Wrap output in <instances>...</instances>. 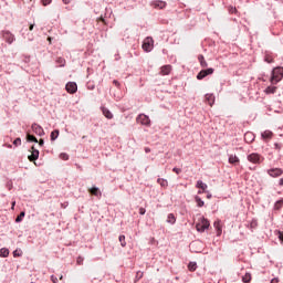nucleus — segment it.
<instances>
[{
	"label": "nucleus",
	"mask_w": 283,
	"mask_h": 283,
	"mask_svg": "<svg viewBox=\"0 0 283 283\" xmlns=\"http://www.w3.org/2000/svg\"><path fill=\"white\" fill-rule=\"evenodd\" d=\"M262 138H263V140H265V142L271 140V138H273V132H271V130H265V132H263V133H262Z\"/></svg>",
	"instance_id": "nucleus-15"
},
{
	"label": "nucleus",
	"mask_w": 283,
	"mask_h": 283,
	"mask_svg": "<svg viewBox=\"0 0 283 283\" xmlns=\"http://www.w3.org/2000/svg\"><path fill=\"white\" fill-rule=\"evenodd\" d=\"M49 43H52V38H48Z\"/></svg>",
	"instance_id": "nucleus-55"
},
{
	"label": "nucleus",
	"mask_w": 283,
	"mask_h": 283,
	"mask_svg": "<svg viewBox=\"0 0 283 283\" xmlns=\"http://www.w3.org/2000/svg\"><path fill=\"white\" fill-rule=\"evenodd\" d=\"M282 205H283V201H282V200H279V201H276L274 208H275V209H282Z\"/></svg>",
	"instance_id": "nucleus-35"
},
{
	"label": "nucleus",
	"mask_w": 283,
	"mask_h": 283,
	"mask_svg": "<svg viewBox=\"0 0 283 283\" xmlns=\"http://www.w3.org/2000/svg\"><path fill=\"white\" fill-rule=\"evenodd\" d=\"M14 205H17V202L13 201V202H12V209H14Z\"/></svg>",
	"instance_id": "nucleus-56"
},
{
	"label": "nucleus",
	"mask_w": 283,
	"mask_h": 283,
	"mask_svg": "<svg viewBox=\"0 0 283 283\" xmlns=\"http://www.w3.org/2000/svg\"><path fill=\"white\" fill-rule=\"evenodd\" d=\"M98 21H102L103 23H105V19H104L103 17H101V18L98 19Z\"/></svg>",
	"instance_id": "nucleus-54"
},
{
	"label": "nucleus",
	"mask_w": 283,
	"mask_h": 283,
	"mask_svg": "<svg viewBox=\"0 0 283 283\" xmlns=\"http://www.w3.org/2000/svg\"><path fill=\"white\" fill-rule=\"evenodd\" d=\"M13 145L15 146V147H19L20 145H21V138H15L14 140H13Z\"/></svg>",
	"instance_id": "nucleus-36"
},
{
	"label": "nucleus",
	"mask_w": 283,
	"mask_h": 283,
	"mask_svg": "<svg viewBox=\"0 0 283 283\" xmlns=\"http://www.w3.org/2000/svg\"><path fill=\"white\" fill-rule=\"evenodd\" d=\"M282 78H283V67H275L272 71V76H271L272 85H277V83H280Z\"/></svg>",
	"instance_id": "nucleus-1"
},
{
	"label": "nucleus",
	"mask_w": 283,
	"mask_h": 283,
	"mask_svg": "<svg viewBox=\"0 0 283 283\" xmlns=\"http://www.w3.org/2000/svg\"><path fill=\"white\" fill-rule=\"evenodd\" d=\"M235 12H238V9H235L234 7H230V8H229V13H230V14H233V13H235Z\"/></svg>",
	"instance_id": "nucleus-39"
},
{
	"label": "nucleus",
	"mask_w": 283,
	"mask_h": 283,
	"mask_svg": "<svg viewBox=\"0 0 283 283\" xmlns=\"http://www.w3.org/2000/svg\"><path fill=\"white\" fill-rule=\"evenodd\" d=\"M137 277H143V272H137Z\"/></svg>",
	"instance_id": "nucleus-53"
},
{
	"label": "nucleus",
	"mask_w": 283,
	"mask_h": 283,
	"mask_svg": "<svg viewBox=\"0 0 283 283\" xmlns=\"http://www.w3.org/2000/svg\"><path fill=\"white\" fill-rule=\"evenodd\" d=\"M198 207H205V201L200 197L195 198Z\"/></svg>",
	"instance_id": "nucleus-29"
},
{
	"label": "nucleus",
	"mask_w": 283,
	"mask_h": 283,
	"mask_svg": "<svg viewBox=\"0 0 283 283\" xmlns=\"http://www.w3.org/2000/svg\"><path fill=\"white\" fill-rule=\"evenodd\" d=\"M198 61L201 65V67H209V63L205 60V55H198Z\"/></svg>",
	"instance_id": "nucleus-18"
},
{
	"label": "nucleus",
	"mask_w": 283,
	"mask_h": 283,
	"mask_svg": "<svg viewBox=\"0 0 283 283\" xmlns=\"http://www.w3.org/2000/svg\"><path fill=\"white\" fill-rule=\"evenodd\" d=\"M149 151H151V148L146 147V148H145V153H146V154H149Z\"/></svg>",
	"instance_id": "nucleus-48"
},
{
	"label": "nucleus",
	"mask_w": 283,
	"mask_h": 283,
	"mask_svg": "<svg viewBox=\"0 0 283 283\" xmlns=\"http://www.w3.org/2000/svg\"><path fill=\"white\" fill-rule=\"evenodd\" d=\"M151 6L154 8H158L159 10H164V8H167V2L165 1H160V0H156L151 3Z\"/></svg>",
	"instance_id": "nucleus-13"
},
{
	"label": "nucleus",
	"mask_w": 283,
	"mask_h": 283,
	"mask_svg": "<svg viewBox=\"0 0 283 283\" xmlns=\"http://www.w3.org/2000/svg\"><path fill=\"white\" fill-rule=\"evenodd\" d=\"M76 262L80 266L83 265V256H78Z\"/></svg>",
	"instance_id": "nucleus-40"
},
{
	"label": "nucleus",
	"mask_w": 283,
	"mask_h": 283,
	"mask_svg": "<svg viewBox=\"0 0 283 283\" xmlns=\"http://www.w3.org/2000/svg\"><path fill=\"white\" fill-rule=\"evenodd\" d=\"M213 227L217 230V234L222 235V224L220 223V220L214 221Z\"/></svg>",
	"instance_id": "nucleus-17"
},
{
	"label": "nucleus",
	"mask_w": 283,
	"mask_h": 283,
	"mask_svg": "<svg viewBox=\"0 0 283 283\" xmlns=\"http://www.w3.org/2000/svg\"><path fill=\"white\" fill-rule=\"evenodd\" d=\"M229 163H230V165H238V163H240V159H238L237 156L231 155L229 157Z\"/></svg>",
	"instance_id": "nucleus-24"
},
{
	"label": "nucleus",
	"mask_w": 283,
	"mask_h": 283,
	"mask_svg": "<svg viewBox=\"0 0 283 283\" xmlns=\"http://www.w3.org/2000/svg\"><path fill=\"white\" fill-rule=\"evenodd\" d=\"M2 39H4V41H7L9 44L14 43V34H12L10 31H2Z\"/></svg>",
	"instance_id": "nucleus-8"
},
{
	"label": "nucleus",
	"mask_w": 283,
	"mask_h": 283,
	"mask_svg": "<svg viewBox=\"0 0 283 283\" xmlns=\"http://www.w3.org/2000/svg\"><path fill=\"white\" fill-rule=\"evenodd\" d=\"M31 129L36 136H43L45 134V130H43V127H41L39 124H32Z\"/></svg>",
	"instance_id": "nucleus-9"
},
{
	"label": "nucleus",
	"mask_w": 283,
	"mask_h": 283,
	"mask_svg": "<svg viewBox=\"0 0 283 283\" xmlns=\"http://www.w3.org/2000/svg\"><path fill=\"white\" fill-rule=\"evenodd\" d=\"M38 143H39L40 147H43V145H45V142L43 139L38 140Z\"/></svg>",
	"instance_id": "nucleus-46"
},
{
	"label": "nucleus",
	"mask_w": 283,
	"mask_h": 283,
	"mask_svg": "<svg viewBox=\"0 0 283 283\" xmlns=\"http://www.w3.org/2000/svg\"><path fill=\"white\" fill-rule=\"evenodd\" d=\"M137 123H139V125H146L149 127V125H151V119H149V116L145 115V114H140L137 117Z\"/></svg>",
	"instance_id": "nucleus-4"
},
{
	"label": "nucleus",
	"mask_w": 283,
	"mask_h": 283,
	"mask_svg": "<svg viewBox=\"0 0 283 283\" xmlns=\"http://www.w3.org/2000/svg\"><path fill=\"white\" fill-rule=\"evenodd\" d=\"M196 269H198V264H196V262H190L188 264V270L189 271H196Z\"/></svg>",
	"instance_id": "nucleus-28"
},
{
	"label": "nucleus",
	"mask_w": 283,
	"mask_h": 283,
	"mask_svg": "<svg viewBox=\"0 0 283 283\" xmlns=\"http://www.w3.org/2000/svg\"><path fill=\"white\" fill-rule=\"evenodd\" d=\"M264 92L265 94H275V92H277V86H268Z\"/></svg>",
	"instance_id": "nucleus-21"
},
{
	"label": "nucleus",
	"mask_w": 283,
	"mask_h": 283,
	"mask_svg": "<svg viewBox=\"0 0 283 283\" xmlns=\"http://www.w3.org/2000/svg\"><path fill=\"white\" fill-rule=\"evenodd\" d=\"M25 218V212H20V214L17 217L15 222H22Z\"/></svg>",
	"instance_id": "nucleus-30"
},
{
	"label": "nucleus",
	"mask_w": 283,
	"mask_h": 283,
	"mask_svg": "<svg viewBox=\"0 0 283 283\" xmlns=\"http://www.w3.org/2000/svg\"><path fill=\"white\" fill-rule=\"evenodd\" d=\"M209 227H210L209 220L206 219L205 217H201L196 224V229L199 233H205V231H207Z\"/></svg>",
	"instance_id": "nucleus-2"
},
{
	"label": "nucleus",
	"mask_w": 283,
	"mask_h": 283,
	"mask_svg": "<svg viewBox=\"0 0 283 283\" xmlns=\"http://www.w3.org/2000/svg\"><path fill=\"white\" fill-rule=\"evenodd\" d=\"M14 258H17V252H13Z\"/></svg>",
	"instance_id": "nucleus-57"
},
{
	"label": "nucleus",
	"mask_w": 283,
	"mask_h": 283,
	"mask_svg": "<svg viewBox=\"0 0 283 283\" xmlns=\"http://www.w3.org/2000/svg\"><path fill=\"white\" fill-rule=\"evenodd\" d=\"M27 139L29 140V143H39V139H36L34 135L28 134Z\"/></svg>",
	"instance_id": "nucleus-27"
},
{
	"label": "nucleus",
	"mask_w": 283,
	"mask_h": 283,
	"mask_svg": "<svg viewBox=\"0 0 283 283\" xmlns=\"http://www.w3.org/2000/svg\"><path fill=\"white\" fill-rule=\"evenodd\" d=\"M113 83L115 84L116 87H120V83L118 81L114 80Z\"/></svg>",
	"instance_id": "nucleus-47"
},
{
	"label": "nucleus",
	"mask_w": 283,
	"mask_h": 283,
	"mask_svg": "<svg viewBox=\"0 0 283 283\" xmlns=\"http://www.w3.org/2000/svg\"><path fill=\"white\" fill-rule=\"evenodd\" d=\"M202 192H203V191H200V190L198 191V193H202Z\"/></svg>",
	"instance_id": "nucleus-59"
},
{
	"label": "nucleus",
	"mask_w": 283,
	"mask_h": 283,
	"mask_svg": "<svg viewBox=\"0 0 283 283\" xmlns=\"http://www.w3.org/2000/svg\"><path fill=\"white\" fill-rule=\"evenodd\" d=\"M30 163H34L35 160H39V150L34 148V146L31 147V155L28 156Z\"/></svg>",
	"instance_id": "nucleus-10"
},
{
	"label": "nucleus",
	"mask_w": 283,
	"mask_h": 283,
	"mask_svg": "<svg viewBox=\"0 0 283 283\" xmlns=\"http://www.w3.org/2000/svg\"><path fill=\"white\" fill-rule=\"evenodd\" d=\"M206 103H208L210 107H213V103H216V96H213V94H206Z\"/></svg>",
	"instance_id": "nucleus-14"
},
{
	"label": "nucleus",
	"mask_w": 283,
	"mask_h": 283,
	"mask_svg": "<svg viewBox=\"0 0 283 283\" xmlns=\"http://www.w3.org/2000/svg\"><path fill=\"white\" fill-rule=\"evenodd\" d=\"M57 63L60 64V67H64L65 66V59L59 57Z\"/></svg>",
	"instance_id": "nucleus-34"
},
{
	"label": "nucleus",
	"mask_w": 283,
	"mask_h": 283,
	"mask_svg": "<svg viewBox=\"0 0 283 283\" xmlns=\"http://www.w3.org/2000/svg\"><path fill=\"white\" fill-rule=\"evenodd\" d=\"M270 283H280V279H277V277L272 279Z\"/></svg>",
	"instance_id": "nucleus-45"
},
{
	"label": "nucleus",
	"mask_w": 283,
	"mask_h": 283,
	"mask_svg": "<svg viewBox=\"0 0 283 283\" xmlns=\"http://www.w3.org/2000/svg\"><path fill=\"white\" fill-rule=\"evenodd\" d=\"M63 1V3H65V4H67V3H71L72 2V0H62Z\"/></svg>",
	"instance_id": "nucleus-52"
},
{
	"label": "nucleus",
	"mask_w": 283,
	"mask_h": 283,
	"mask_svg": "<svg viewBox=\"0 0 283 283\" xmlns=\"http://www.w3.org/2000/svg\"><path fill=\"white\" fill-rule=\"evenodd\" d=\"M207 184L202 182V180L197 181V189H201L202 191H207Z\"/></svg>",
	"instance_id": "nucleus-20"
},
{
	"label": "nucleus",
	"mask_w": 283,
	"mask_h": 283,
	"mask_svg": "<svg viewBox=\"0 0 283 283\" xmlns=\"http://www.w3.org/2000/svg\"><path fill=\"white\" fill-rule=\"evenodd\" d=\"M10 255V250L2 248L0 249V258H8Z\"/></svg>",
	"instance_id": "nucleus-23"
},
{
	"label": "nucleus",
	"mask_w": 283,
	"mask_h": 283,
	"mask_svg": "<svg viewBox=\"0 0 283 283\" xmlns=\"http://www.w3.org/2000/svg\"><path fill=\"white\" fill-rule=\"evenodd\" d=\"M249 160L254 165H260L262 163V157L259 154L253 153L249 156Z\"/></svg>",
	"instance_id": "nucleus-11"
},
{
	"label": "nucleus",
	"mask_w": 283,
	"mask_h": 283,
	"mask_svg": "<svg viewBox=\"0 0 283 283\" xmlns=\"http://www.w3.org/2000/svg\"><path fill=\"white\" fill-rule=\"evenodd\" d=\"M279 240H281V242H283V232L279 231Z\"/></svg>",
	"instance_id": "nucleus-43"
},
{
	"label": "nucleus",
	"mask_w": 283,
	"mask_h": 283,
	"mask_svg": "<svg viewBox=\"0 0 283 283\" xmlns=\"http://www.w3.org/2000/svg\"><path fill=\"white\" fill-rule=\"evenodd\" d=\"M172 171H174L175 174H180L182 170H181L180 168H174Z\"/></svg>",
	"instance_id": "nucleus-44"
},
{
	"label": "nucleus",
	"mask_w": 283,
	"mask_h": 283,
	"mask_svg": "<svg viewBox=\"0 0 283 283\" xmlns=\"http://www.w3.org/2000/svg\"><path fill=\"white\" fill-rule=\"evenodd\" d=\"M250 227L252 229H255V227H258V220H252L251 223H250Z\"/></svg>",
	"instance_id": "nucleus-37"
},
{
	"label": "nucleus",
	"mask_w": 283,
	"mask_h": 283,
	"mask_svg": "<svg viewBox=\"0 0 283 283\" xmlns=\"http://www.w3.org/2000/svg\"><path fill=\"white\" fill-rule=\"evenodd\" d=\"M143 50L145 52H151L154 50V39L153 38H146L143 43Z\"/></svg>",
	"instance_id": "nucleus-3"
},
{
	"label": "nucleus",
	"mask_w": 283,
	"mask_h": 283,
	"mask_svg": "<svg viewBox=\"0 0 283 283\" xmlns=\"http://www.w3.org/2000/svg\"><path fill=\"white\" fill-rule=\"evenodd\" d=\"M60 158H61V160H70V155L62 153V154H60Z\"/></svg>",
	"instance_id": "nucleus-32"
},
{
	"label": "nucleus",
	"mask_w": 283,
	"mask_h": 283,
	"mask_svg": "<svg viewBox=\"0 0 283 283\" xmlns=\"http://www.w3.org/2000/svg\"><path fill=\"white\" fill-rule=\"evenodd\" d=\"M274 59L272 57V55L271 54H265V56H264V62L265 63H274Z\"/></svg>",
	"instance_id": "nucleus-26"
},
{
	"label": "nucleus",
	"mask_w": 283,
	"mask_h": 283,
	"mask_svg": "<svg viewBox=\"0 0 283 283\" xmlns=\"http://www.w3.org/2000/svg\"><path fill=\"white\" fill-rule=\"evenodd\" d=\"M60 280H63V275L60 276Z\"/></svg>",
	"instance_id": "nucleus-58"
},
{
	"label": "nucleus",
	"mask_w": 283,
	"mask_h": 283,
	"mask_svg": "<svg viewBox=\"0 0 283 283\" xmlns=\"http://www.w3.org/2000/svg\"><path fill=\"white\" fill-rule=\"evenodd\" d=\"M243 282L249 283V279L247 277V274H245V276H243Z\"/></svg>",
	"instance_id": "nucleus-49"
},
{
	"label": "nucleus",
	"mask_w": 283,
	"mask_h": 283,
	"mask_svg": "<svg viewBox=\"0 0 283 283\" xmlns=\"http://www.w3.org/2000/svg\"><path fill=\"white\" fill-rule=\"evenodd\" d=\"M102 112L105 118H108V120H112V118H114V114H112L109 109L102 107Z\"/></svg>",
	"instance_id": "nucleus-16"
},
{
	"label": "nucleus",
	"mask_w": 283,
	"mask_h": 283,
	"mask_svg": "<svg viewBox=\"0 0 283 283\" xmlns=\"http://www.w3.org/2000/svg\"><path fill=\"white\" fill-rule=\"evenodd\" d=\"M159 74L161 76H169V74H171V65H164V66H161Z\"/></svg>",
	"instance_id": "nucleus-12"
},
{
	"label": "nucleus",
	"mask_w": 283,
	"mask_h": 283,
	"mask_svg": "<svg viewBox=\"0 0 283 283\" xmlns=\"http://www.w3.org/2000/svg\"><path fill=\"white\" fill-rule=\"evenodd\" d=\"M29 30L32 32L34 30V24H30Z\"/></svg>",
	"instance_id": "nucleus-50"
},
{
	"label": "nucleus",
	"mask_w": 283,
	"mask_h": 283,
	"mask_svg": "<svg viewBox=\"0 0 283 283\" xmlns=\"http://www.w3.org/2000/svg\"><path fill=\"white\" fill-rule=\"evenodd\" d=\"M59 138V130H53L51 133V140H56Z\"/></svg>",
	"instance_id": "nucleus-31"
},
{
	"label": "nucleus",
	"mask_w": 283,
	"mask_h": 283,
	"mask_svg": "<svg viewBox=\"0 0 283 283\" xmlns=\"http://www.w3.org/2000/svg\"><path fill=\"white\" fill-rule=\"evenodd\" d=\"M168 224H176V216L174 213H169L167 217Z\"/></svg>",
	"instance_id": "nucleus-22"
},
{
	"label": "nucleus",
	"mask_w": 283,
	"mask_h": 283,
	"mask_svg": "<svg viewBox=\"0 0 283 283\" xmlns=\"http://www.w3.org/2000/svg\"><path fill=\"white\" fill-rule=\"evenodd\" d=\"M42 6H50L52 3V0H41Z\"/></svg>",
	"instance_id": "nucleus-38"
},
{
	"label": "nucleus",
	"mask_w": 283,
	"mask_h": 283,
	"mask_svg": "<svg viewBox=\"0 0 283 283\" xmlns=\"http://www.w3.org/2000/svg\"><path fill=\"white\" fill-rule=\"evenodd\" d=\"M88 192L91 193V196H102L101 189L96 187L88 189Z\"/></svg>",
	"instance_id": "nucleus-19"
},
{
	"label": "nucleus",
	"mask_w": 283,
	"mask_h": 283,
	"mask_svg": "<svg viewBox=\"0 0 283 283\" xmlns=\"http://www.w3.org/2000/svg\"><path fill=\"white\" fill-rule=\"evenodd\" d=\"M279 185L280 187H283V178L280 179Z\"/></svg>",
	"instance_id": "nucleus-51"
},
{
	"label": "nucleus",
	"mask_w": 283,
	"mask_h": 283,
	"mask_svg": "<svg viewBox=\"0 0 283 283\" xmlns=\"http://www.w3.org/2000/svg\"><path fill=\"white\" fill-rule=\"evenodd\" d=\"M157 182H158V185H160V187H167L169 185L167 179H164V178L157 179Z\"/></svg>",
	"instance_id": "nucleus-25"
},
{
	"label": "nucleus",
	"mask_w": 283,
	"mask_h": 283,
	"mask_svg": "<svg viewBox=\"0 0 283 283\" xmlns=\"http://www.w3.org/2000/svg\"><path fill=\"white\" fill-rule=\"evenodd\" d=\"M213 72H214L213 69L201 70L198 73L197 78L198 81H202V78H207V76H210L211 74H213Z\"/></svg>",
	"instance_id": "nucleus-5"
},
{
	"label": "nucleus",
	"mask_w": 283,
	"mask_h": 283,
	"mask_svg": "<svg viewBox=\"0 0 283 283\" xmlns=\"http://www.w3.org/2000/svg\"><path fill=\"white\" fill-rule=\"evenodd\" d=\"M65 90L69 94H76L78 91V85H76V82H69L65 86Z\"/></svg>",
	"instance_id": "nucleus-6"
},
{
	"label": "nucleus",
	"mask_w": 283,
	"mask_h": 283,
	"mask_svg": "<svg viewBox=\"0 0 283 283\" xmlns=\"http://www.w3.org/2000/svg\"><path fill=\"white\" fill-rule=\"evenodd\" d=\"M51 282L53 283H57L59 282V279L54 275H51Z\"/></svg>",
	"instance_id": "nucleus-42"
},
{
	"label": "nucleus",
	"mask_w": 283,
	"mask_h": 283,
	"mask_svg": "<svg viewBox=\"0 0 283 283\" xmlns=\"http://www.w3.org/2000/svg\"><path fill=\"white\" fill-rule=\"evenodd\" d=\"M119 242L122 247H127V242H125V235H119Z\"/></svg>",
	"instance_id": "nucleus-33"
},
{
	"label": "nucleus",
	"mask_w": 283,
	"mask_h": 283,
	"mask_svg": "<svg viewBox=\"0 0 283 283\" xmlns=\"http://www.w3.org/2000/svg\"><path fill=\"white\" fill-rule=\"evenodd\" d=\"M269 176H271V178H280V176H282L283 170L281 168H271L268 170Z\"/></svg>",
	"instance_id": "nucleus-7"
},
{
	"label": "nucleus",
	"mask_w": 283,
	"mask_h": 283,
	"mask_svg": "<svg viewBox=\"0 0 283 283\" xmlns=\"http://www.w3.org/2000/svg\"><path fill=\"white\" fill-rule=\"evenodd\" d=\"M139 213L140 216H145V213H147V210H145V208H139Z\"/></svg>",
	"instance_id": "nucleus-41"
}]
</instances>
